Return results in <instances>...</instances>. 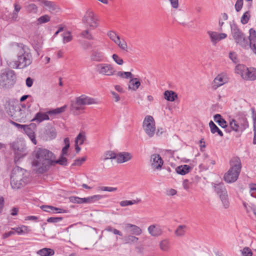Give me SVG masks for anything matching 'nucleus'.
I'll use <instances>...</instances> for the list:
<instances>
[{"mask_svg": "<svg viewBox=\"0 0 256 256\" xmlns=\"http://www.w3.org/2000/svg\"><path fill=\"white\" fill-rule=\"evenodd\" d=\"M33 156L34 158L32 165L36 168L38 173L46 172L52 166L54 154L50 150L42 148H36L34 151Z\"/></svg>", "mask_w": 256, "mask_h": 256, "instance_id": "1", "label": "nucleus"}, {"mask_svg": "<svg viewBox=\"0 0 256 256\" xmlns=\"http://www.w3.org/2000/svg\"><path fill=\"white\" fill-rule=\"evenodd\" d=\"M17 60L10 62L14 68H25L30 66L33 58L30 48L23 44H16L14 47Z\"/></svg>", "mask_w": 256, "mask_h": 256, "instance_id": "2", "label": "nucleus"}, {"mask_svg": "<svg viewBox=\"0 0 256 256\" xmlns=\"http://www.w3.org/2000/svg\"><path fill=\"white\" fill-rule=\"evenodd\" d=\"M230 164V168L224 176V180L228 183L234 182L238 180L242 168L241 161L238 157L232 158Z\"/></svg>", "mask_w": 256, "mask_h": 256, "instance_id": "3", "label": "nucleus"}, {"mask_svg": "<svg viewBox=\"0 0 256 256\" xmlns=\"http://www.w3.org/2000/svg\"><path fill=\"white\" fill-rule=\"evenodd\" d=\"M26 170L19 167H14L10 176V185L12 188L18 189L25 185L26 178L24 176Z\"/></svg>", "mask_w": 256, "mask_h": 256, "instance_id": "4", "label": "nucleus"}, {"mask_svg": "<svg viewBox=\"0 0 256 256\" xmlns=\"http://www.w3.org/2000/svg\"><path fill=\"white\" fill-rule=\"evenodd\" d=\"M231 34L236 42L244 48H248L249 42L245 34L239 28L237 24L233 22L230 23Z\"/></svg>", "mask_w": 256, "mask_h": 256, "instance_id": "5", "label": "nucleus"}, {"mask_svg": "<svg viewBox=\"0 0 256 256\" xmlns=\"http://www.w3.org/2000/svg\"><path fill=\"white\" fill-rule=\"evenodd\" d=\"M215 192L218 195L224 208L230 206V202L226 189L224 184H214V186Z\"/></svg>", "mask_w": 256, "mask_h": 256, "instance_id": "6", "label": "nucleus"}, {"mask_svg": "<svg viewBox=\"0 0 256 256\" xmlns=\"http://www.w3.org/2000/svg\"><path fill=\"white\" fill-rule=\"evenodd\" d=\"M82 23L90 29H95L98 26L97 18L94 12L90 10H88L84 14Z\"/></svg>", "mask_w": 256, "mask_h": 256, "instance_id": "7", "label": "nucleus"}, {"mask_svg": "<svg viewBox=\"0 0 256 256\" xmlns=\"http://www.w3.org/2000/svg\"><path fill=\"white\" fill-rule=\"evenodd\" d=\"M15 78L14 72L12 70L2 73L0 74V86L6 88L13 84Z\"/></svg>", "mask_w": 256, "mask_h": 256, "instance_id": "8", "label": "nucleus"}, {"mask_svg": "<svg viewBox=\"0 0 256 256\" xmlns=\"http://www.w3.org/2000/svg\"><path fill=\"white\" fill-rule=\"evenodd\" d=\"M143 128L145 132L150 136H154L156 132L154 120L152 116H146L143 122Z\"/></svg>", "mask_w": 256, "mask_h": 256, "instance_id": "9", "label": "nucleus"}, {"mask_svg": "<svg viewBox=\"0 0 256 256\" xmlns=\"http://www.w3.org/2000/svg\"><path fill=\"white\" fill-rule=\"evenodd\" d=\"M102 198L101 195H94L87 198H80L78 196H70V200L74 204H91L100 200Z\"/></svg>", "mask_w": 256, "mask_h": 256, "instance_id": "10", "label": "nucleus"}, {"mask_svg": "<svg viewBox=\"0 0 256 256\" xmlns=\"http://www.w3.org/2000/svg\"><path fill=\"white\" fill-rule=\"evenodd\" d=\"M96 71L98 74L107 76H112L116 72L114 67L108 64H99L96 65Z\"/></svg>", "mask_w": 256, "mask_h": 256, "instance_id": "11", "label": "nucleus"}, {"mask_svg": "<svg viewBox=\"0 0 256 256\" xmlns=\"http://www.w3.org/2000/svg\"><path fill=\"white\" fill-rule=\"evenodd\" d=\"M12 147L14 154V161L17 164L21 158L26 156V148L18 144H13Z\"/></svg>", "mask_w": 256, "mask_h": 256, "instance_id": "12", "label": "nucleus"}, {"mask_svg": "<svg viewBox=\"0 0 256 256\" xmlns=\"http://www.w3.org/2000/svg\"><path fill=\"white\" fill-rule=\"evenodd\" d=\"M150 164L152 169L160 170L162 168L164 160L159 154H154L150 156Z\"/></svg>", "mask_w": 256, "mask_h": 256, "instance_id": "13", "label": "nucleus"}, {"mask_svg": "<svg viewBox=\"0 0 256 256\" xmlns=\"http://www.w3.org/2000/svg\"><path fill=\"white\" fill-rule=\"evenodd\" d=\"M148 234L152 237H158L164 233L162 226L158 224H154L149 226L148 228Z\"/></svg>", "mask_w": 256, "mask_h": 256, "instance_id": "14", "label": "nucleus"}, {"mask_svg": "<svg viewBox=\"0 0 256 256\" xmlns=\"http://www.w3.org/2000/svg\"><path fill=\"white\" fill-rule=\"evenodd\" d=\"M36 128V124L34 123H31L28 125H26V128L24 129L25 133L29 137L32 142L34 145L36 144L37 143L35 134Z\"/></svg>", "mask_w": 256, "mask_h": 256, "instance_id": "15", "label": "nucleus"}, {"mask_svg": "<svg viewBox=\"0 0 256 256\" xmlns=\"http://www.w3.org/2000/svg\"><path fill=\"white\" fill-rule=\"evenodd\" d=\"M38 1L43 4L46 8L51 14H56L60 12L59 6L55 2L47 0H38Z\"/></svg>", "mask_w": 256, "mask_h": 256, "instance_id": "16", "label": "nucleus"}, {"mask_svg": "<svg viewBox=\"0 0 256 256\" xmlns=\"http://www.w3.org/2000/svg\"><path fill=\"white\" fill-rule=\"evenodd\" d=\"M228 82V78L224 74H218L214 80L212 88L216 90Z\"/></svg>", "mask_w": 256, "mask_h": 256, "instance_id": "17", "label": "nucleus"}, {"mask_svg": "<svg viewBox=\"0 0 256 256\" xmlns=\"http://www.w3.org/2000/svg\"><path fill=\"white\" fill-rule=\"evenodd\" d=\"M104 53L98 50H93L91 52L90 59L92 61L101 62L104 60Z\"/></svg>", "mask_w": 256, "mask_h": 256, "instance_id": "18", "label": "nucleus"}, {"mask_svg": "<svg viewBox=\"0 0 256 256\" xmlns=\"http://www.w3.org/2000/svg\"><path fill=\"white\" fill-rule=\"evenodd\" d=\"M242 78L246 80H256V69L246 68V72L242 74Z\"/></svg>", "mask_w": 256, "mask_h": 256, "instance_id": "19", "label": "nucleus"}, {"mask_svg": "<svg viewBox=\"0 0 256 256\" xmlns=\"http://www.w3.org/2000/svg\"><path fill=\"white\" fill-rule=\"evenodd\" d=\"M132 158L131 154L128 152H120L116 154V160L118 163H124L126 162Z\"/></svg>", "mask_w": 256, "mask_h": 256, "instance_id": "20", "label": "nucleus"}, {"mask_svg": "<svg viewBox=\"0 0 256 256\" xmlns=\"http://www.w3.org/2000/svg\"><path fill=\"white\" fill-rule=\"evenodd\" d=\"M77 98L78 99V103L81 104L82 106L84 105L96 104L94 98L88 97L86 95H82L78 97Z\"/></svg>", "mask_w": 256, "mask_h": 256, "instance_id": "21", "label": "nucleus"}, {"mask_svg": "<svg viewBox=\"0 0 256 256\" xmlns=\"http://www.w3.org/2000/svg\"><path fill=\"white\" fill-rule=\"evenodd\" d=\"M48 112L44 113L38 112L36 113L34 117L31 120V121H36L38 122H41L44 120H49L50 117L48 116Z\"/></svg>", "mask_w": 256, "mask_h": 256, "instance_id": "22", "label": "nucleus"}, {"mask_svg": "<svg viewBox=\"0 0 256 256\" xmlns=\"http://www.w3.org/2000/svg\"><path fill=\"white\" fill-rule=\"evenodd\" d=\"M126 228L130 230V232L133 234L140 236L142 233V230L138 226L131 224H126Z\"/></svg>", "mask_w": 256, "mask_h": 256, "instance_id": "23", "label": "nucleus"}, {"mask_svg": "<svg viewBox=\"0 0 256 256\" xmlns=\"http://www.w3.org/2000/svg\"><path fill=\"white\" fill-rule=\"evenodd\" d=\"M192 168L190 166L184 164L181 165L176 168V171L178 174L180 175H185L188 173L192 170Z\"/></svg>", "mask_w": 256, "mask_h": 256, "instance_id": "24", "label": "nucleus"}, {"mask_svg": "<svg viewBox=\"0 0 256 256\" xmlns=\"http://www.w3.org/2000/svg\"><path fill=\"white\" fill-rule=\"evenodd\" d=\"M130 80L128 82V88L133 90H138L140 86V82L137 78H130Z\"/></svg>", "mask_w": 256, "mask_h": 256, "instance_id": "25", "label": "nucleus"}, {"mask_svg": "<svg viewBox=\"0 0 256 256\" xmlns=\"http://www.w3.org/2000/svg\"><path fill=\"white\" fill-rule=\"evenodd\" d=\"M40 256H52L54 254V250L50 248H43L36 252Z\"/></svg>", "mask_w": 256, "mask_h": 256, "instance_id": "26", "label": "nucleus"}, {"mask_svg": "<svg viewBox=\"0 0 256 256\" xmlns=\"http://www.w3.org/2000/svg\"><path fill=\"white\" fill-rule=\"evenodd\" d=\"M188 230V227L186 225H180L178 226L176 229L174 231V234L177 236H184L186 230Z\"/></svg>", "mask_w": 256, "mask_h": 256, "instance_id": "27", "label": "nucleus"}, {"mask_svg": "<svg viewBox=\"0 0 256 256\" xmlns=\"http://www.w3.org/2000/svg\"><path fill=\"white\" fill-rule=\"evenodd\" d=\"M214 119L222 128H225L227 126L226 122L222 117L220 114H215L214 116Z\"/></svg>", "mask_w": 256, "mask_h": 256, "instance_id": "28", "label": "nucleus"}, {"mask_svg": "<svg viewBox=\"0 0 256 256\" xmlns=\"http://www.w3.org/2000/svg\"><path fill=\"white\" fill-rule=\"evenodd\" d=\"M240 126L241 132L244 131L248 127V123L246 118L244 117L240 118L238 120H236Z\"/></svg>", "mask_w": 256, "mask_h": 256, "instance_id": "29", "label": "nucleus"}, {"mask_svg": "<svg viewBox=\"0 0 256 256\" xmlns=\"http://www.w3.org/2000/svg\"><path fill=\"white\" fill-rule=\"evenodd\" d=\"M24 8L29 13L36 14L38 12V8L34 4L26 2L24 4Z\"/></svg>", "mask_w": 256, "mask_h": 256, "instance_id": "30", "label": "nucleus"}, {"mask_svg": "<svg viewBox=\"0 0 256 256\" xmlns=\"http://www.w3.org/2000/svg\"><path fill=\"white\" fill-rule=\"evenodd\" d=\"M12 230L18 235H22L30 232L28 227L24 225L17 228H12Z\"/></svg>", "mask_w": 256, "mask_h": 256, "instance_id": "31", "label": "nucleus"}, {"mask_svg": "<svg viewBox=\"0 0 256 256\" xmlns=\"http://www.w3.org/2000/svg\"><path fill=\"white\" fill-rule=\"evenodd\" d=\"M164 96L165 99L170 102H174L178 98L176 92L172 90L165 91Z\"/></svg>", "mask_w": 256, "mask_h": 256, "instance_id": "32", "label": "nucleus"}, {"mask_svg": "<svg viewBox=\"0 0 256 256\" xmlns=\"http://www.w3.org/2000/svg\"><path fill=\"white\" fill-rule=\"evenodd\" d=\"M209 126L210 130V132L212 134H214L217 132L218 134L220 136H224L222 130H220V128L212 120H210L209 122Z\"/></svg>", "mask_w": 256, "mask_h": 256, "instance_id": "33", "label": "nucleus"}, {"mask_svg": "<svg viewBox=\"0 0 256 256\" xmlns=\"http://www.w3.org/2000/svg\"><path fill=\"white\" fill-rule=\"evenodd\" d=\"M159 246L161 250L167 252L170 248V242L167 238L162 240L160 242Z\"/></svg>", "mask_w": 256, "mask_h": 256, "instance_id": "34", "label": "nucleus"}, {"mask_svg": "<svg viewBox=\"0 0 256 256\" xmlns=\"http://www.w3.org/2000/svg\"><path fill=\"white\" fill-rule=\"evenodd\" d=\"M125 244H132L136 243L138 242V238L132 235H128L124 236L123 238Z\"/></svg>", "mask_w": 256, "mask_h": 256, "instance_id": "35", "label": "nucleus"}, {"mask_svg": "<svg viewBox=\"0 0 256 256\" xmlns=\"http://www.w3.org/2000/svg\"><path fill=\"white\" fill-rule=\"evenodd\" d=\"M67 158L64 156H60V158L58 160H56V156L54 155V160L52 162V166L56 164H59L63 166H66L68 164Z\"/></svg>", "mask_w": 256, "mask_h": 256, "instance_id": "36", "label": "nucleus"}, {"mask_svg": "<svg viewBox=\"0 0 256 256\" xmlns=\"http://www.w3.org/2000/svg\"><path fill=\"white\" fill-rule=\"evenodd\" d=\"M84 107L81 104L78 103V99L76 98V102H72L70 106V110L74 112L80 110H84Z\"/></svg>", "mask_w": 256, "mask_h": 256, "instance_id": "37", "label": "nucleus"}, {"mask_svg": "<svg viewBox=\"0 0 256 256\" xmlns=\"http://www.w3.org/2000/svg\"><path fill=\"white\" fill-rule=\"evenodd\" d=\"M141 201L140 199L136 198V200H122L120 202V204L121 206L124 207L134 204H138Z\"/></svg>", "mask_w": 256, "mask_h": 256, "instance_id": "38", "label": "nucleus"}, {"mask_svg": "<svg viewBox=\"0 0 256 256\" xmlns=\"http://www.w3.org/2000/svg\"><path fill=\"white\" fill-rule=\"evenodd\" d=\"M66 105H64L60 108H58L55 109L50 110L48 111V113L50 115H55L57 114H60L64 112L66 110Z\"/></svg>", "mask_w": 256, "mask_h": 256, "instance_id": "39", "label": "nucleus"}, {"mask_svg": "<svg viewBox=\"0 0 256 256\" xmlns=\"http://www.w3.org/2000/svg\"><path fill=\"white\" fill-rule=\"evenodd\" d=\"M208 34L210 37L212 42L215 44L218 42V34L215 32L208 31Z\"/></svg>", "mask_w": 256, "mask_h": 256, "instance_id": "40", "label": "nucleus"}, {"mask_svg": "<svg viewBox=\"0 0 256 256\" xmlns=\"http://www.w3.org/2000/svg\"><path fill=\"white\" fill-rule=\"evenodd\" d=\"M90 30L91 29L90 28H88V29L83 30L80 34V36L88 40H94V36L90 32Z\"/></svg>", "mask_w": 256, "mask_h": 256, "instance_id": "41", "label": "nucleus"}, {"mask_svg": "<svg viewBox=\"0 0 256 256\" xmlns=\"http://www.w3.org/2000/svg\"><path fill=\"white\" fill-rule=\"evenodd\" d=\"M230 126L232 130L236 132H241L240 126L236 120L232 119L230 122Z\"/></svg>", "mask_w": 256, "mask_h": 256, "instance_id": "42", "label": "nucleus"}, {"mask_svg": "<svg viewBox=\"0 0 256 256\" xmlns=\"http://www.w3.org/2000/svg\"><path fill=\"white\" fill-rule=\"evenodd\" d=\"M50 17L48 15L45 14L38 18L36 20V24L40 25L42 24L50 22Z\"/></svg>", "mask_w": 256, "mask_h": 256, "instance_id": "43", "label": "nucleus"}, {"mask_svg": "<svg viewBox=\"0 0 256 256\" xmlns=\"http://www.w3.org/2000/svg\"><path fill=\"white\" fill-rule=\"evenodd\" d=\"M116 75L122 78H130L134 76V75L131 72H116Z\"/></svg>", "mask_w": 256, "mask_h": 256, "instance_id": "44", "label": "nucleus"}, {"mask_svg": "<svg viewBox=\"0 0 256 256\" xmlns=\"http://www.w3.org/2000/svg\"><path fill=\"white\" fill-rule=\"evenodd\" d=\"M116 154L112 151H107L103 156L102 160L106 161L109 159H116Z\"/></svg>", "mask_w": 256, "mask_h": 256, "instance_id": "45", "label": "nucleus"}, {"mask_svg": "<svg viewBox=\"0 0 256 256\" xmlns=\"http://www.w3.org/2000/svg\"><path fill=\"white\" fill-rule=\"evenodd\" d=\"M62 41L64 44H66L70 42L72 40V36L70 31H67L62 34Z\"/></svg>", "mask_w": 256, "mask_h": 256, "instance_id": "46", "label": "nucleus"}, {"mask_svg": "<svg viewBox=\"0 0 256 256\" xmlns=\"http://www.w3.org/2000/svg\"><path fill=\"white\" fill-rule=\"evenodd\" d=\"M249 40H248L249 43L256 42V32L255 30L253 28H250L249 30Z\"/></svg>", "mask_w": 256, "mask_h": 256, "instance_id": "47", "label": "nucleus"}, {"mask_svg": "<svg viewBox=\"0 0 256 256\" xmlns=\"http://www.w3.org/2000/svg\"><path fill=\"white\" fill-rule=\"evenodd\" d=\"M108 36L115 44L118 43V40L120 39L119 36L114 31L108 32Z\"/></svg>", "mask_w": 256, "mask_h": 256, "instance_id": "48", "label": "nucleus"}, {"mask_svg": "<svg viewBox=\"0 0 256 256\" xmlns=\"http://www.w3.org/2000/svg\"><path fill=\"white\" fill-rule=\"evenodd\" d=\"M246 70V67L243 64H238L236 67L235 72L236 73L240 74L242 77V74H244Z\"/></svg>", "mask_w": 256, "mask_h": 256, "instance_id": "49", "label": "nucleus"}, {"mask_svg": "<svg viewBox=\"0 0 256 256\" xmlns=\"http://www.w3.org/2000/svg\"><path fill=\"white\" fill-rule=\"evenodd\" d=\"M86 140V136L84 134L80 132L76 138L75 143L82 145Z\"/></svg>", "mask_w": 256, "mask_h": 256, "instance_id": "50", "label": "nucleus"}, {"mask_svg": "<svg viewBox=\"0 0 256 256\" xmlns=\"http://www.w3.org/2000/svg\"><path fill=\"white\" fill-rule=\"evenodd\" d=\"M250 12L247 11L245 12L241 18L240 22L243 24H247L250 18Z\"/></svg>", "mask_w": 256, "mask_h": 256, "instance_id": "51", "label": "nucleus"}, {"mask_svg": "<svg viewBox=\"0 0 256 256\" xmlns=\"http://www.w3.org/2000/svg\"><path fill=\"white\" fill-rule=\"evenodd\" d=\"M46 132L47 136L50 140L54 138L56 136V130L52 128L48 129L46 130Z\"/></svg>", "mask_w": 256, "mask_h": 256, "instance_id": "52", "label": "nucleus"}, {"mask_svg": "<svg viewBox=\"0 0 256 256\" xmlns=\"http://www.w3.org/2000/svg\"><path fill=\"white\" fill-rule=\"evenodd\" d=\"M116 44L118 45V46H119V48L120 49H122L124 51H126V52L128 51V45H127L126 42L124 40H121L120 39L118 40V43H116Z\"/></svg>", "mask_w": 256, "mask_h": 256, "instance_id": "53", "label": "nucleus"}, {"mask_svg": "<svg viewBox=\"0 0 256 256\" xmlns=\"http://www.w3.org/2000/svg\"><path fill=\"white\" fill-rule=\"evenodd\" d=\"M242 256H252V253L251 250L248 247H245L242 250Z\"/></svg>", "mask_w": 256, "mask_h": 256, "instance_id": "54", "label": "nucleus"}, {"mask_svg": "<svg viewBox=\"0 0 256 256\" xmlns=\"http://www.w3.org/2000/svg\"><path fill=\"white\" fill-rule=\"evenodd\" d=\"M62 217H50L47 219L46 221L49 223H57L62 221Z\"/></svg>", "mask_w": 256, "mask_h": 256, "instance_id": "55", "label": "nucleus"}, {"mask_svg": "<svg viewBox=\"0 0 256 256\" xmlns=\"http://www.w3.org/2000/svg\"><path fill=\"white\" fill-rule=\"evenodd\" d=\"M114 60L118 64L122 65L124 63V61L122 58H120L118 54H114L112 56Z\"/></svg>", "mask_w": 256, "mask_h": 256, "instance_id": "56", "label": "nucleus"}, {"mask_svg": "<svg viewBox=\"0 0 256 256\" xmlns=\"http://www.w3.org/2000/svg\"><path fill=\"white\" fill-rule=\"evenodd\" d=\"M243 6V0H237L235 4V9L237 12H240Z\"/></svg>", "mask_w": 256, "mask_h": 256, "instance_id": "57", "label": "nucleus"}, {"mask_svg": "<svg viewBox=\"0 0 256 256\" xmlns=\"http://www.w3.org/2000/svg\"><path fill=\"white\" fill-rule=\"evenodd\" d=\"M14 16L13 18H15V20L18 17V13L20 12L21 9V6L20 4H18L17 3H15L14 4Z\"/></svg>", "mask_w": 256, "mask_h": 256, "instance_id": "58", "label": "nucleus"}, {"mask_svg": "<svg viewBox=\"0 0 256 256\" xmlns=\"http://www.w3.org/2000/svg\"><path fill=\"white\" fill-rule=\"evenodd\" d=\"M100 189L102 191H108L110 192H116L117 190V188L110 187V186H101Z\"/></svg>", "mask_w": 256, "mask_h": 256, "instance_id": "59", "label": "nucleus"}, {"mask_svg": "<svg viewBox=\"0 0 256 256\" xmlns=\"http://www.w3.org/2000/svg\"><path fill=\"white\" fill-rule=\"evenodd\" d=\"M86 160V158L84 157L76 159V160H74L72 165L73 166H80L82 164V162H84Z\"/></svg>", "mask_w": 256, "mask_h": 256, "instance_id": "60", "label": "nucleus"}, {"mask_svg": "<svg viewBox=\"0 0 256 256\" xmlns=\"http://www.w3.org/2000/svg\"><path fill=\"white\" fill-rule=\"evenodd\" d=\"M230 58L235 64L238 62L237 55L234 52H230L229 54Z\"/></svg>", "mask_w": 256, "mask_h": 256, "instance_id": "61", "label": "nucleus"}, {"mask_svg": "<svg viewBox=\"0 0 256 256\" xmlns=\"http://www.w3.org/2000/svg\"><path fill=\"white\" fill-rule=\"evenodd\" d=\"M10 122L12 124L13 126L16 127L18 129L22 128L24 130V128H26V124H20L18 123H16L12 120H10Z\"/></svg>", "mask_w": 256, "mask_h": 256, "instance_id": "62", "label": "nucleus"}, {"mask_svg": "<svg viewBox=\"0 0 256 256\" xmlns=\"http://www.w3.org/2000/svg\"><path fill=\"white\" fill-rule=\"evenodd\" d=\"M170 2L171 6L174 8H178L179 6L178 0H168Z\"/></svg>", "mask_w": 256, "mask_h": 256, "instance_id": "63", "label": "nucleus"}, {"mask_svg": "<svg viewBox=\"0 0 256 256\" xmlns=\"http://www.w3.org/2000/svg\"><path fill=\"white\" fill-rule=\"evenodd\" d=\"M177 192L176 190L170 188L166 190V195L168 196H173L176 194Z\"/></svg>", "mask_w": 256, "mask_h": 256, "instance_id": "64", "label": "nucleus"}]
</instances>
